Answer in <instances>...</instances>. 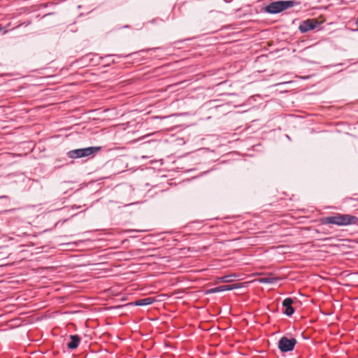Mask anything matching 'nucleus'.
I'll return each instance as SVG.
<instances>
[{"label":"nucleus","instance_id":"1","mask_svg":"<svg viewBox=\"0 0 358 358\" xmlns=\"http://www.w3.org/2000/svg\"><path fill=\"white\" fill-rule=\"evenodd\" d=\"M322 224H335L348 226L358 224V217L350 214L336 213L334 215L325 217L320 220Z\"/></svg>","mask_w":358,"mask_h":358},{"label":"nucleus","instance_id":"2","mask_svg":"<svg viewBox=\"0 0 358 358\" xmlns=\"http://www.w3.org/2000/svg\"><path fill=\"white\" fill-rule=\"evenodd\" d=\"M299 4V3L294 0L276 1L267 5L264 8V11L270 14H278Z\"/></svg>","mask_w":358,"mask_h":358},{"label":"nucleus","instance_id":"3","mask_svg":"<svg viewBox=\"0 0 358 358\" xmlns=\"http://www.w3.org/2000/svg\"><path fill=\"white\" fill-rule=\"evenodd\" d=\"M101 149L100 146L88 147L70 150L67 152V157L70 159H78L90 156H94Z\"/></svg>","mask_w":358,"mask_h":358},{"label":"nucleus","instance_id":"4","mask_svg":"<svg viewBox=\"0 0 358 358\" xmlns=\"http://www.w3.org/2000/svg\"><path fill=\"white\" fill-rule=\"evenodd\" d=\"M297 341L294 338H288L282 336L278 341V348L282 352H287L293 350Z\"/></svg>","mask_w":358,"mask_h":358},{"label":"nucleus","instance_id":"5","mask_svg":"<svg viewBox=\"0 0 358 358\" xmlns=\"http://www.w3.org/2000/svg\"><path fill=\"white\" fill-rule=\"evenodd\" d=\"M319 24V22L315 19H308L301 22L299 29L301 33H306L308 31L315 29Z\"/></svg>","mask_w":358,"mask_h":358},{"label":"nucleus","instance_id":"6","mask_svg":"<svg viewBox=\"0 0 358 358\" xmlns=\"http://www.w3.org/2000/svg\"><path fill=\"white\" fill-rule=\"evenodd\" d=\"M240 287H241L240 284L221 285V286L216 287L212 288L210 289H208L207 291V293L208 294L217 293V292H223V291L232 290V289H238Z\"/></svg>","mask_w":358,"mask_h":358},{"label":"nucleus","instance_id":"7","mask_svg":"<svg viewBox=\"0 0 358 358\" xmlns=\"http://www.w3.org/2000/svg\"><path fill=\"white\" fill-rule=\"evenodd\" d=\"M292 304L293 300L291 298L285 299L282 301V306L285 308V310L282 311V313L287 316H291L294 312Z\"/></svg>","mask_w":358,"mask_h":358},{"label":"nucleus","instance_id":"8","mask_svg":"<svg viewBox=\"0 0 358 358\" xmlns=\"http://www.w3.org/2000/svg\"><path fill=\"white\" fill-rule=\"evenodd\" d=\"M71 341L67 343V347L70 350H74L78 348L80 342V338L78 335H71Z\"/></svg>","mask_w":358,"mask_h":358},{"label":"nucleus","instance_id":"9","mask_svg":"<svg viewBox=\"0 0 358 358\" xmlns=\"http://www.w3.org/2000/svg\"><path fill=\"white\" fill-rule=\"evenodd\" d=\"M154 299L151 297L144 298L141 299L136 300L134 302L136 306H143L152 304L154 302Z\"/></svg>","mask_w":358,"mask_h":358},{"label":"nucleus","instance_id":"10","mask_svg":"<svg viewBox=\"0 0 358 358\" xmlns=\"http://www.w3.org/2000/svg\"><path fill=\"white\" fill-rule=\"evenodd\" d=\"M280 278L270 275L266 277L260 278L259 279V281L261 283H269V284H274L276 283Z\"/></svg>","mask_w":358,"mask_h":358},{"label":"nucleus","instance_id":"11","mask_svg":"<svg viewBox=\"0 0 358 358\" xmlns=\"http://www.w3.org/2000/svg\"><path fill=\"white\" fill-rule=\"evenodd\" d=\"M234 276L235 275H225V276H222V277L220 278L219 280L221 282H230L234 280L233 277H234Z\"/></svg>","mask_w":358,"mask_h":358},{"label":"nucleus","instance_id":"12","mask_svg":"<svg viewBox=\"0 0 358 358\" xmlns=\"http://www.w3.org/2000/svg\"><path fill=\"white\" fill-rule=\"evenodd\" d=\"M358 201V198H353L352 196L345 198V201L348 202V201Z\"/></svg>","mask_w":358,"mask_h":358},{"label":"nucleus","instance_id":"13","mask_svg":"<svg viewBox=\"0 0 358 358\" xmlns=\"http://www.w3.org/2000/svg\"><path fill=\"white\" fill-rule=\"evenodd\" d=\"M356 25H357V27L358 28V17L357 18V20H356Z\"/></svg>","mask_w":358,"mask_h":358}]
</instances>
